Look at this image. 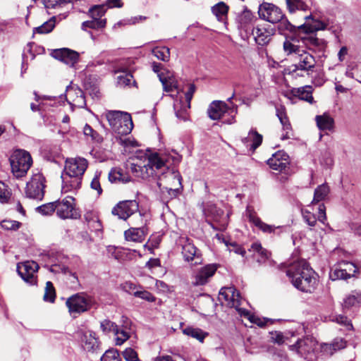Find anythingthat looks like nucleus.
Returning a JSON list of instances; mask_svg holds the SVG:
<instances>
[{
    "label": "nucleus",
    "instance_id": "0eeeda50",
    "mask_svg": "<svg viewBox=\"0 0 361 361\" xmlns=\"http://www.w3.org/2000/svg\"><path fill=\"white\" fill-rule=\"evenodd\" d=\"M290 348L295 350L307 361H315L317 357L319 344L313 337L307 336L298 340L295 344L290 346Z\"/></svg>",
    "mask_w": 361,
    "mask_h": 361
},
{
    "label": "nucleus",
    "instance_id": "4d7b16f0",
    "mask_svg": "<svg viewBox=\"0 0 361 361\" xmlns=\"http://www.w3.org/2000/svg\"><path fill=\"white\" fill-rule=\"evenodd\" d=\"M302 214L304 221L310 227L312 228L316 225L317 218L314 214L307 210H302Z\"/></svg>",
    "mask_w": 361,
    "mask_h": 361
},
{
    "label": "nucleus",
    "instance_id": "4c0bfd02",
    "mask_svg": "<svg viewBox=\"0 0 361 361\" xmlns=\"http://www.w3.org/2000/svg\"><path fill=\"white\" fill-rule=\"evenodd\" d=\"M212 11L218 20L224 22L227 18L228 6L224 2H219L212 6Z\"/></svg>",
    "mask_w": 361,
    "mask_h": 361
},
{
    "label": "nucleus",
    "instance_id": "dca6fc26",
    "mask_svg": "<svg viewBox=\"0 0 361 361\" xmlns=\"http://www.w3.org/2000/svg\"><path fill=\"white\" fill-rule=\"evenodd\" d=\"M257 20V17L252 12L245 8L236 17L237 27L248 37V34L254 29Z\"/></svg>",
    "mask_w": 361,
    "mask_h": 361
},
{
    "label": "nucleus",
    "instance_id": "423d86ee",
    "mask_svg": "<svg viewBox=\"0 0 361 361\" xmlns=\"http://www.w3.org/2000/svg\"><path fill=\"white\" fill-rule=\"evenodd\" d=\"M236 114V107H230L226 102L220 100L213 101L207 109L208 116L212 120L222 119L223 123L227 124L234 123Z\"/></svg>",
    "mask_w": 361,
    "mask_h": 361
},
{
    "label": "nucleus",
    "instance_id": "c03bdc74",
    "mask_svg": "<svg viewBox=\"0 0 361 361\" xmlns=\"http://www.w3.org/2000/svg\"><path fill=\"white\" fill-rule=\"evenodd\" d=\"M147 19V17L143 16H134L128 18L123 19L120 21H118L117 23L114 24V28L116 27H121L122 26L126 25H136L139 23H141Z\"/></svg>",
    "mask_w": 361,
    "mask_h": 361
},
{
    "label": "nucleus",
    "instance_id": "09e8293b",
    "mask_svg": "<svg viewBox=\"0 0 361 361\" xmlns=\"http://www.w3.org/2000/svg\"><path fill=\"white\" fill-rule=\"evenodd\" d=\"M133 255L134 254L130 250L118 247L114 248V257L119 260H130Z\"/></svg>",
    "mask_w": 361,
    "mask_h": 361
},
{
    "label": "nucleus",
    "instance_id": "338daca9",
    "mask_svg": "<svg viewBox=\"0 0 361 361\" xmlns=\"http://www.w3.org/2000/svg\"><path fill=\"white\" fill-rule=\"evenodd\" d=\"M331 345L336 352L346 347V341L341 338H336L331 342Z\"/></svg>",
    "mask_w": 361,
    "mask_h": 361
},
{
    "label": "nucleus",
    "instance_id": "79ce46f5",
    "mask_svg": "<svg viewBox=\"0 0 361 361\" xmlns=\"http://www.w3.org/2000/svg\"><path fill=\"white\" fill-rule=\"evenodd\" d=\"M361 304V293L353 291L343 301V305L346 308L357 306Z\"/></svg>",
    "mask_w": 361,
    "mask_h": 361
},
{
    "label": "nucleus",
    "instance_id": "e433bc0d",
    "mask_svg": "<svg viewBox=\"0 0 361 361\" xmlns=\"http://www.w3.org/2000/svg\"><path fill=\"white\" fill-rule=\"evenodd\" d=\"M243 142L247 145V146H250V148L255 150L262 144V135L259 134L256 130H251L247 137L243 139Z\"/></svg>",
    "mask_w": 361,
    "mask_h": 361
},
{
    "label": "nucleus",
    "instance_id": "6ab92c4d",
    "mask_svg": "<svg viewBox=\"0 0 361 361\" xmlns=\"http://www.w3.org/2000/svg\"><path fill=\"white\" fill-rule=\"evenodd\" d=\"M245 215L251 224H252L255 227L262 231L263 233H272L275 232L276 229L280 228V226H275L263 222L257 216L255 209L250 206L247 207Z\"/></svg>",
    "mask_w": 361,
    "mask_h": 361
},
{
    "label": "nucleus",
    "instance_id": "2eb2a0df",
    "mask_svg": "<svg viewBox=\"0 0 361 361\" xmlns=\"http://www.w3.org/2000/svg\"><path fill=\"white\" fill-rule=\"evenodd\" d=\"M38 269L39 265L34 261H26L17 265L18 274L25 282L32 285L37 282L36 273Z\"/></svg>",
    "mask_w": 361,
    "mask_h": 361
},
{
    "label": "nucleus",
    "instance_id": "a18cd8bd",
    "mask_svg": "<svg viewBox=\"0 0 361 361\" xmlns=\"http://www.w3.org/2000/svg\"><path fill=\"white\" fill-rule=\"evenodd\" d=\"M127 166L125 169L118 168L114 170V181H119L122 183H128L131 180Z\"/></svg>",
    "mask_w": 361,
    "mask_h": 361
},
{
    "label": "nucleus",
    "instance_id": "f257e3e1",
    "mask_svg": "<svg viewBox=\"0 0 361 361\" xmlns=\"http://www.w3.org/2000/svg\"><path fill=\"white\" fill-rule=\"evenodd\" d=\"M130 172L133 176L142 179H148L150 177H158L161 180V176H164L169 180H173L179 188H165L171 198L175 197L180 192L181 186V176L175 171H171L163 159L157 153L147 155L146 153L139 152L136 156L131 159Z\"/></svg>",
    "mask_w": 361,
    "mask_h": 361
},
{
    "label": "nucleus",
    "instance_id": "8fccbe9b",
    "mask_svg": "<svg viewBox=\"0 0 361 361\" xmlns=\"http://www.w3.org/2000/svg\"><path fill=\"white\" fill-rule=\"evenodd\" d=\"M56 201H55L53 202H49L41 205L37 207L36 209L39 213L42 214V215H51L54 212H56Z\"/></svg>",
    "mask_w": 361,
    "mask_h": 361
},
{
    "label": "nucleus",
    "instance_id": "4468645a",
    "mask_svg": "<svg viewBox=\"0 0 361 361\" xmlns=\"http://www.w3.org/2000/svg\"><path fill=\"white\" fill-rule=\"evenodd\" d=\"M44 178L40 173L35 174L27 183L25 194L27 197L42 200L44 195Z\"/></svg>",
    "mask_w": 361,
    "mask_h": 361
},
{
    "label": "nucleus",
    "instance_id": "9d476101",
    "mask_svg": "<svg viewBox=\"0 0 361 361\" xmlns=\"http://www.w3.org/2000/svg\"><path fill=\"white\" fill-rule=\"evenodd\" d=\"M258 15L261 19L272 24L277 23L284 17V13L280 8L267 2H263L259 6Z\"/></svg>",
    "mask_w": 361,
    "mask_h": 361
},
{
    "label": "nucleus",
    "instance_id": "393cba45",
    "mask_svg": "<svg viewBox=\"0 0 361 361\" xmlns=\"http://www.w3.org/2000/svg\"><path fill=\"white\" fill-rule=\"evenodd\" d=\"M122 322L123 324L121 328H118L117 326L116 328L114 327V335L116 336L115 338V343L118 345L123 344L126 341H127L129 338L131 332V322L129 319L123 316Z\"/></svg>",
    "mask_w": 361,
    "mask_h": 361
},
{
    "label": "nucleus",
    "instance_id": "13d9d810",
    "mask_svg": "<svg viewBox=\"0 0 361 361\" xmlns=\"http://www.w3.org/2000/svg\"><path fill=\"white\" fill-rule=\"evenodd\" d=\"M104 8L101 6H95L89 11L91 18L97 20H101L100 18L104 14Z\"/></svg>",
    "mask_w": 361,
    "mask_h": 361
},
{
    "label": "nucleus",
    "instance_id": "5701e85b",
    "mask_svg": "<svg viewBox=\"0 0 361 361\" xmlns=\"http://www.w3.org/2000/svg\"><path fill=\"white\" fill-rule=\"evenodd\" d=\"M217 269L216 264H208L198 270L194 276L192 284L194 286H202L206 284L209 279L213 276Z\"/></svg>",
    "mask_w": 361,
    "mask_h": 361
},
{
    "label": "nucleus",
    "instance_id": "58836bf2",
    "mask_svg": "<svg viewBox=\"0 0 361 361\" xmlns=\"http://www.w3.org/2000/svg\"><path fill=\"white\" fill-rule=\"evenodd\" d=\"M190 108V104H183L182 101H176L173 104V109L176 113V117L182 121H186L188 117V110Z\"/></svg>",
    "mask_w": 361,
    "mask_h": 361
},
{
    "label": "nucleus",
    "instance_id": "ea45409f",
    "mask_svg": "<svg viewBox=\"0 0 361 361\" xmlns=\"http://www.w3.org/2000/svg\"><path fill=\"white\" fill-rule=\"evenodd\" d=\"M330 189L327 184H322L319 185L315 190L314 192V198L312 202V204H316L318 203L322 200H324L329 193Z\"/></svg>",
    "mask_w": 361,
    "mask_h": 361
},
{
    "label": "nucleus",
    "instance_id": "864d4df0",
    "mask_svg": "<svg viewBox=\"0 0 361 361\" xmlns=\"http://www.w3.org/2000/svg\"><path fill=\"white\" fill-rule=\"evenodd\" d=\"M56 298L54 287L51 281H47L45 287L44 300L47 302H53Z\"/></svg>",
    "mask_w": 361,
    "mask_h": 361
},
{
    "label": "nucleus",
    "instance_id": "69168bd1",
    "mask_svg": "<svg viewBox=\"0 0 361 361\" xmlns=\"http://www.w3.org/2000/svg\"><path fill=\"white\" fill-rule=\"evenodd\" d=\"M228 250L231 252H234L238 255H240L242 257H245L246 254L245 250L240 245L233 243L228 245Z\"/></svg>",
    "mask_w": 361,
    "mask_h": 361
},
{
    "label": "nucleus",
    "instance_id": "ddd939ff",
    "mask_svg": "<svg viewBox=\"0 0 361 361\" xmlns=\"http://www.w3.org/2000/svg\"><path fill=\"white\" fill-rule=\"evenodd\" d=\"M75 199L71 196H67L61 200L56 201V215L62 219H76L78 216L75 208Z\"/></svg>",
    "mask_w": 361,
    "mask_h": 361
},
{
    "label": "nucleus",
    "instance_id": "052dcab7",
    "mask_svg": "<svg viewBox=\"0 0 361 361\" xmlns=\"http://www.w3.org/2000/svg\"><path fill=\"white\" fill-rule=\"evenodd\" d=\"M11 192L8 187L1 181H0V202H6L10 198Z\"/></svg>",
    "mask_w": 361,
    "mask_h": 361
},
{
    "label": "nucleus",
    "instance_id": "b1692460",
    "mask_svg": "<svg viewBox=\"0 0 361 361\" xmlns=\"http://www.w3.org/2000/svg\"><path fill=\"white\" fill-rule=\"evenodd\" d=\"M273 34L272 29L257 26L248 34V36L252 35L257 44L264 46L270 42Z\"/></svg>",
    "mask_w": 361,
    "mask_h": 361
},
{
    "label": "nucleus",
    "instance_id": "37998d69",
    "mask_svg": "<svg viewBox=\"0 0 361 361\" xmlns=\"http://www.w3.org/2000/svg\"><path fill=\"white\" fill-rule=\"evenodd\" d=\"M152 53L163 61H168L170 59V49L167 47H157L152 50Z\"/></svg>",
    "mask_w": 361,
    "mask_h": 361
},
{
    "label": "nucleus",
    "instance_id": "e2e57ef3",
    "mask_svg": "<svg viewBox=\"0 0 361 361\" xmlns=\"http://www.w3.org/2000/svg\"><path fill=\"white\" fill-rule=\"evenodd\" d=\"M123 356L126 361H139L137 353L132 348H126L123 352Z\"/></svg>",
    "mask_w": 361,
    "mask_h": 361
},
{
    "label": "nucleus",
    "instance_id": "1a4fd4ad",
    "mask_svg": "<svg viewBox=\"0 0 361 361\" xmlns=\"http://www.w3.org/2000/svg\"><path fill=\"white\" fill-rule=\"evenodd\" d=\"M318 39L314 37H301L299 39L295 37L286 38L283 44V49L287 56H293L294 58L298 55L304 47L301 44L306 46L318 45Z\"/></svg>",
    "mask_w": 361,
    "mask_h": 361
},
{
    "label": "nucleus",
    "instance_id": "49530a36",
    "mask_svg": "<svg viewBox=\"0 0 361 361\" xmlns=\"http://www.w3.org/2000/svg\"><path fill=\"white\" fill-rule=\"evenodd\" d=\"M277 23H279L278 29L280 32H295L298 30V27L292 25L285 16Z\"/></svg>",
    "mask_w": 361,
    "mask_h": 361
},
{
    "label": "nucleus",
    "instance_id": "bb28decb",
    "mask_svg": "<svg viewBox=\"0 0 361 361\" xmlns=\"http://www.w3.org/2000/svg\"><path fill=\"white\" fill-rule=\"evenodd\" d=\"M276 116L282 125L283 131L281 135V140L290 139L293 136V131L285 109L283 107L276 108Z\"/></svg>",
    "mask_w": 361,
    "mask_h": 361
},
{
    "label": "nucleus",
    "instance_id": "bf43d9fd",
    "mask_svg": "<svg viewBox=\"0 0 361 361\" xmlns=\"http://www.w3.org/2000/svg\"><path fill=\"white\" fill-rule=\"evenodd\" d=\"M133 295L148 302L155 301L154 296L147 290H136L135 293H133Z\"/></svg>",
    "mask_w": 361,
    "mask_h": 361
},
{
    "label": "nucleus",
    "instance_id": "4be33fe9",
    "mask_svg": "<svg viewBox=\"0 0 361 361\" xmlns=\"http://www.w3.org/2000/svg\"><path fill=\"white\" fill-rule=\"evenodd\" d=\"M51 56L69 66H73L78 62L79 58L78 52L66 48L54 50L51 52Z\"/></svg>",
    "mask_w": 361,
    "mask_h": 361
},
{
    "label": "nucleus",
    "instance_id": "5fc2aeb1",
    "mask_svg": "<svg viewBox=\"0 0 361 361\" xmlns=\"http://www.w3.org/2000/svg\"><path fill=\"white\" fill-rule=\"evenodd\" d=\"M55 17H52L50 20L45 22L43 25L36 28L38 33L47 34L50 32L55 27Z\"/></svg>",
    "mask_w": 361,
    "mask_h": 361
},
{
    "label": "nucleus",
    "instance_id": "6e6d98bb",
    "mask_svg": "<svg viewBox=\"0 0 361 361\" xmlns=\"http://www.w3.org/2000/svg\"><path fill=\"white\" fill-rule=\"evenodd\" d=\"M319 162L326 167H331L334 164V159L330 152L326 150L321 154Z\"/></svg>",
    "mask_w": 361,
    "mask_h": 361
},
{
    "label": "nucleus",
    "instance_id": "a211bd4d",
    "mask_svg": "<svg viewBox=\"0 0 361 361\" xmlns=\"http://www.w3.org/2000/svg\"><path fill=\"white\" fill-rule=\"evenodd\" d=\"M66 100L72 107L84 108L86 106L82 90L75 85H69L66 87Z\"/></svg>",
    "mask_w": 361,
    "mask_h": 361
},
{
    "label": "nucleus",
    "instance_id": "c756f323",
    "mask_svg": "<svg viewBox=\"0 0 361 361\" xmlns=\"http://www.w3.org/2000/svg\"><path fill=\"white\" fill-rule=\"evenodd\" d=\"M80 339L83 348L87 351H94L98 348V341L92 331H82Z\"/></svg>",
    "mask_w": 361,
    "mask_h": 361
},
{
    "label": "nucleus",
    "instance_id": "a19ab883",
    "mask_svg": "<svg viewBox=\"0 0 361 361\" xmlns=\"http://www.w3.org/2000/svg\"><path fill=\"white\" fill-rule=\"evenodd\" d=\"M185 335L194 338L200 342H202L208 334L201 329L188 326L183 330Z\"/></svg>",
    "mask_w": 361,
    "mask_h": 361
},
{
    "label": "nucleus",
    "instance_id": "774afa93",
    "mask_svg": "<svg viewBox=\"0 0 361 361\" xmlns=\"http://www.w3.org/2000/svg\"><path fill=\"white\" fill-rule=\"evenodd\" d=\"M321 351L326 355H332L335 353V348L331 343H323L319 346Z\"/></svg>",
    "mask_w": 361,
    "mask_h": 361
},
{
    "label": "nucleus",
    "instance_id": "680f3d73",
    "mask_svg": "<svg viewBox=\"0 0 361 361\" xmlns=\"http://www.w3.org/2000/svg\"><path fill=\"white\" fill-rule=\"evenodd\" d=\"M20 225V222L13 220H4L1 223V227L5 230H17Z\"/></svg>",
    "mask_w": 361,
    "mask_h": 361
},
{
    "label": "nucleus",
    "instance_id": "473e14b6",
    "mask_svg": "<svg viewBox=\"0 0 361 361\" xmlns=\"http://www.w3.org/2000/svg\"><path fill=\"white\" fill-rule=\"evenodd\" d=\"M84 217L91 230L95 232L102 231V223L99 219L97 213L95 211H87L84 215Z\"/></svg>",
    "mask_w": 361,
    "mask_h": 361
},
{
    "label": "nucleus",
    "instance_id": "7c9ffc66",
    "mask_svg": "<svg viewBox=\"0 0 361 361\" xmlns=\"http://www.w3.org/2000/svg\"><path fill=\"white\" fill-rule=\"evenodd\" d=\"M147 235V228L144 226L130 228L124 232L125 239L128 241L142 243Z\"/></svg>",
    "mask_w": 361,
    "mask_h": 361
},
{
    "label": "nucleus",
    "instance_id": "7ed1b4c3",
    "mask_svg": "<svg viewBox=\"0 0 361 361\" xmlns=\"http://www.w3.org/2000/svg\"><path fill=\"white\" fill-rule=\"evenodd\" d=\"M286 275L292 284L302 292L311 293L317 285L316 273L305 260L291 264L286 270Z\"/></svg>",
    "mask_w": 361,
    "mask_h": 361
},
{
    "label": "nucleus",
    "instance_id": "f8f14e48",
    "mask_svg": "<svg viewBox=\"0 0 361 361\" xmlns=\"http://www.w3.org/2000/svg\"><path fill=\"white\" fill-rule=\"evenodd\" d=\"M177 244L182 247V254L185 261L192 262L195 260L194 264L201 263L200 254L192 240L186 235L180 236L177 240Z\"/></svg>",
    "mask_w": 361,
    "mask_h": 361
},
{
    "label": "nucleus",
    "instance_id": "39448f33",
    "mask_svg": "<svg viewBox=\"0 0 361 361\" xmlns=\"http://www.w3.org/2000/svg\"><path fill=\"white\" fill-rule=\"evenodd\" d=\"M11 171L17 178L24 177L32 165L30 154L25 149L13 151L9 159Z\"/></svg>",
    "mask_w": 361,
    "mask_h": 361
},
{
    "label": "nucleus",
    "instance_id": "72a5a7b5",
    "mask_svg": "<svg viewBox=\"0 0 361 361\" xmlns=\"http://www.w3.org/2000/svg\"><path fill=\"white\" fill-rule=\"evenodd\" d=\"M317 126L321 130H331L334 127V120L328 114L318 115L315 117Z\"/></svg>",
    "mask_w": 361,
    "mask_h": 361
},
{
    "label": "nucleus",
    "instance_id": "de8ad7c7",
    "mask_svg": "<svg viewBox=\"0 0 361 361\" xmlns=\"http://www.w3.org/2000/svg\"><path fill=\"white\" fill-rule=\"evenodd\" d=\"M83 133L87 139L90 138L92 141L100 142L102 140V137L99 134L88 124H85L84 126Z\"/></svg>",
    "mask_w": 361,
    "mask_h": 361
},
{
    "label": "nucleus",
    "instance_id": "3c124183",
    "mask_svg": "<svg viewBox=\"0 0 361 361\" xmlns=\"http://www.w3.org/2000/svg\"><path fill=\"white\" fill-rule=\"evenodd\" d=\"M330 277L332 280L337 279H347L350 278L349 274H347L346 271H344V269L341 264H339L338 267L336 268L331 274Z\"/></svg>",
    "mask_w": 361,
    "mask_h": 361
},
{
    "label": "nucleus",
    "instance_id": "aec40b11",
    "mask_svg": "<svg viewBox=\"0 0 361 361\" xmlns=\"http://www.w3.org/2000/svg\"><path fill=\"white\" fill-rule=\"evenodd\" d=\"M138 203L135 200H126L120 202L114 207V215L119 219L126 220L138 210Z\"/></svg>",
    "mask_w": 361,
    "mask_h": 361
},
{
    "label": "nucleus",
    "instance_id": "f704fd0d",
    "mask_svg": "<svg viewBox=\"0 0 361 361\" xmlns=\"http://www.w3.org/2000/svg\"><path fill=\"white\" fill-rule=\"evenodd\" d=\"M291 93L294 97H298L300 99L307 102L310 104H313L314 102L312 94L311 87L310 86L293 88L291 90Z\"/></svg>",
    "mask_w": 361,
    "mask_h": 361
},
{
    "label": "nucleus",
    "instance_id": "603ef678",
    "mask_svg": "<svg viewBox=\"0 0 361 361\" xmlns=\"http://www.w3.org/2000/svg\"><path fill=\"white\" fill-rule=\"evenodd\" d=\"M106 21L104 20H97L92 18L91 20H87L82 23V28L86 30L87 28L98 29L104 27Z\"/></svg>",
    "mask_w": 361,
    "mask_h": 361
},
{
    "label": "nucleus",
    "instance_id": "2f4dec72",
    "mask_svg": "<svg viewBox=\"0 0 361 361\" xmlns=\"http://www.w3.org/2000/svg\"><path fill=\"white\" fill-rule=\"evenodd\" d=\"M310 0H286V8L290 13H295L296 11H310Z\"/></svg>",
    "mask_w": 361,
    "mask_h": 361
},
{
    "label": "nucleus",
    "instance_id": "412c9836",
    "mask_svg": "<svg viewBox=\"0 0 361 361\" xmlns=\"http://www.w3.org/2000/svg\"><path fill=\"white\" fill-rule=\"evenodd\" d=\"M267 164L271 169L282 172L289 165V157L286 152L279 151L268 159Z\"/></svg>",
    "mask_w": 361,
    "mask_h": 361
},
{
    "label": "nucleus",
    "instance_id": "f03ea898",
    "mask_svg": "<svg viewBox=\"0 0 361 361\" xmlns=\"http://www.w3.org/2000/svg\"><path fill=\"white\" fill-rule=\"evenodd\" d=\"M88 162L85 158H68L61 174L62 193L74 192L81 187L82 180Z\"/></svg>",
    "mask_w": 361,
    "mask_h": 361
},
{
    "label": "nucleus",
    "instance_id": "20e7f679",
    "mask_svg": "<svg viewBox=\"0 0 361 361\" xmlns=\"http://www.w3.org/2000/svg\"><path fill=\"white\" fill-rule=\"evenodd\" d=\"M133 128L130 114L114 111V138L123 148V153H132L139 146L137 142L129 136Z\"/></svg>",
    "mask_w": 361,
    "mask_h": 361
},
{
    "label": "nucleus",
    "instance_id": "cd10ccee",
    "mask_svg": "<svg viewBox=\"0 0 361 361\" xmlns=\"http://www.w3.org/2000/svg\"><path fill=\"white\" fill-rule=\"evenodd\" d=\"M249 252H252V258L255 260L259 265L265 263L270 256V253L258 243H254L251 245L250 249H249Z\"/></svg>",
    "mask_w": 361,
    "mask_h": 361
},
{
    "label": "nucleus",
    "instance_id": "6e6552de",
    "mask_svg": "<svg viewBox=\"0 0 361 361\" xmlns=\"http://www.w3.org/2000/svg\"><path fill=\"white\" fill-rule=\"evenodd\" d=\"M94 303L93 298L85 293H75L66 302L71 314H79L88 311Z\"/></svg>",
    "mask_w": 361,
    "mask_h": 361
},
{
    "label": "nucleus",
    "instance_id": "c85d7f7f",
    "mask_svg": "<svg viewBox=\"0 0 361 361\" xmlns=\"http://www.w3.org/2000/svg\"><path fill=\"white\" fill-rule=\"evenodd\" d=\"M121 73V75L116 77V86L120 88H125L126 87L136 86V81L134 80L133 76L130 72H127L126 70H119L114 68V75Z\"/></svg>",
    "mask_w": 361,
    "mask_h": 361
},
{
    "label": "nucleus",
    "instance_id": "f3484780",
    "mask_svg": "<svg viewBox=\"0 0 361 361\" xmlns=\"http://www.w3.org/2000/svg\"><path fill=\"white\" fill-rule=\"evenodd\" d=\"M240 293L233 286L222 288L219 291V300L226 302L227 305L235 307L238 311L241 310L238 309L240 305Z\"/></svg>",
    "mask_w": 361,
    "mask_h": 361
},
{
    "label": "nucleus",
    "instance_id": "c9c22d12",
    "mask_svg": "<svg viewBox=\"0 0 361 361\" xmlns=\"http://www.w3.org/2000/svg\"><path fill=\"white\" fill-rule=\"evenodd\" d=\"M159 78L165 92H171L176 90L177 94L179 93L178 82L173 75H168L167 76H164L159 75Z\"/></svg>",
    "mask_w": 361,
    "mask_h": 361
},
{
    "label": "nucleus",
    "instance_id": "9b49d317",
    "mask_svg": "<svg viewBox=\"0 0 361 361\" xmlns=\"http://www.w3.org/2000/svg\"><path fill=\"white\" fill-rule=\"evenodd\" d=\"M295 63L293 65V72L303 71L308 75L313 73L316 66L315 58L305 49L294 58Z\"/></svg>",
    "mask_w": 361,
    "mask_h": 361
},
{
    "label": "nucleus",
    "instance_id": "0e129e2a",
    "mask_svg": "<svg viewBox=\"0 0 361 361\" xmlns=\"http://www.w3.org/2000/svg\"><path fill=\"white\" fill-rule=\"evenodd\" d=\"M341 264L344 269V271H346L347 274H349L350 277L353 276L357 270V267L352 262H343Z\"/></svg>",
    "mask_w": 361,
    "mask_h": 361
},
{
    "label": "nucleus",
    "instance_id": "a878e982",
    "mask_svg": "<svg viewBox=\"0 0 361 361\" xmlns=\"http://www.w3.org/2000/svg\"><path fill=\"white\" fill-rule=\"evenodd\" d=\"M304 18L306 20L309 19H312V20L310 23H304L298 26L299 31H302L305 33H312L318 30H324L326 29L327 24L323 21L313 19L311 13L305 16Z\"/></svg>",
    "mask_w": 361,
    "mask_h": 361
}]
</instances>
